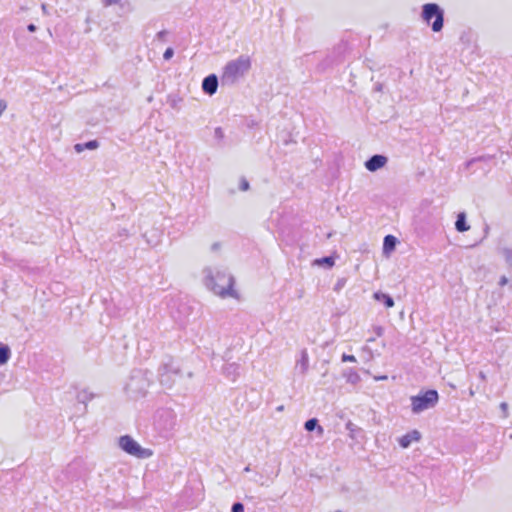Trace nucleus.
<instances>
[{"instance_id":"obj_1","label":"nucleus","mask_w":512,"mask_h":512,"mask_svg":"<svg viewBox=\"0 0 512 512\" xmlns=\"http://www.w3.org/2000/svg\"><path fill=\"white\" fill-rule=\"evenodd\" d=\"M203 275L205 286L216 295L222 298L237 297V292L233 289L234 278L226 271L207 267L203 269Z\"/></svg>"},{"instance_id":"obj_2","label":"nucleus","mask_w":512,"mask_h":512,"mask_svg":"<svg viewBox=\"0 0 512 512\" xmlns=\"http://www.w3.org/2000/svg\"><path fill=\"white\" fill-rule=\"evenodd\" d=\"M250 68V58L246 55H241L237 59L229 61L225 65L221 81L223 84L233 85L242 78Z\"/></svg>"},{"instance_id":"obj_3","label":"nucleus","mask_w":512,"mask_h":512,"mask_svg":"<svg viewBox=\"0 0 512 512\" xmlns=\"http://www.w3.org/2000/svg\"><path fill=\"white\" fill-rule=\"evenodd\" d=\"M149 386L150 379L147 373L142 370H134L125 385V390L131 398L137 399L145 396Z\"/></svg>"},{"instance_id":"obj_4","label":"nucleus","mask_w":512,"mask_h":512,"mask_svg":"<svg viewBox=\"0 0 512 512\" xmlns=\"http://www.w3.org/2000/svg\"><path fill=\"white\" fill-rule=\"evenodd\" d=\"M439 400V394L436 390L430 389L424 393H420L410 398L411 410L414 414H420L421 412L434 408Z\"/></svg>"},{"instance_id":"obj_5","label":"nucleus","mask_w":512,"mask_h":512,"mask_svg":"<svg viewBox=\"0 0 512 512\" xmlns=\"http://www.w3.org/2000/svg\"><path fill=\"white\" fill-rule=\"evenodd\" d=\"M422 19L429 24L432 19H434L431 24V28L434 32H439L443 28L444 24V11L440 8V6L436 3H427L422 7Z\"/></svg>"},{"instance_id":"obj_6","label":"nucleus","mask_w":512,"mask_h":512,"mask_svg":"<svg viewBox=\"0 0 512 512\" xmlns=\"http://www.w3.org/2000/svg\"><path fill=\"white\" fill-rule=\"evenodd\" d=\"M119 447L129 455L135 456L140 459L149 458L152 456L150 449L142 448L137 441L131 436L124 435L119 438Z\"/></svg>"},{"instance_id":"obj_7","label":"nucleus","mask_w":512,"mask_h":512,"mask_svg":"<svg viewBox=\"0 0 512 512\" xmlns=\"http://www.w3.org/2000/svg\"><path fill=\"white\" fill-rule=\"evenodd\" d=\"M178 377L179 369L173 363L164 364L160 369L159 380L166 388H171Z\"/></svg>"},{"instance_id":"obj_8","label":"nucleus","mask_w":512,"mask_h":512,"mask_svg":"<svg viewBox=\"0 0 512 512\" xmlns=\"http://www.w3.org/2000/svg\"><path fill=\"white\" fill-rule=\"evenodd\" d=\"M387 162L388 158L386 156L375 154L365 162V168L370 172H375L383 168L387 164Z\"/></svg>"},{"instance_id":"obj_9","label":"nucleus","mask_w":512,"mask_h":512,"mask_svg":"<svg viewBox=\"0 0 512 512\" xmlns=\"http://www.w3.org/2000/svg\"><path fill=\"white\" fill-rule=\"evenodd\" d=\"M218 88V78L215 74H210L202 81V90L208 95H214Z\"/></svg>"},{"instance_id":"obj_10","label":"nucleus","mask_w":512,"mask_h":512,"mask_svg":"<svg viewBox=\"0 0 512 512\" xmlns=\"http://www.w3.org/2000/svg\"><path fill=\"white\" fill-rule=\"evenodd\" d=\"M420 439L421 433L418 430H412L400 437L398 439V443L402 448L406 449L411 445L412 442H418Z\"/></svg>"},{"instance_id":"obj_11","label":"nucleus","mask_w":512,"mask_h":512,"mask_svg":"<svg viewBox=\"0 0 512 512\" xmlns=\"http://www.w3.org/2000/svg\"><path fill=\"white\" fill-rule=\"evenodd\" d=\"M223 374L232 381H235L240 375V365L237 363H226L223 367Z\"/></svg>"},{"instance_id":"obj_12","label":"nucleus","mask_w":512,"mask_h":512,"mask_svg":"<svg viewBox=\"0 0 512 512\" xmlns=\"http://www.w3.org/2000/svg\"><path fill=\"white\" fill-rule=\"evenodd\" d=\"M99 147V142L97 140H91L85 143H77L74 145V150L77 153H81L84 150H95Z\"/></svg>"},{"instance_id":"obj_13","label":"nucleus","mask_w":512,"mask_h":512,"mask_svg":"<svg viewBox=\"0 0 512 512\" xmlns=\"http://www.w3.org/2000/svg\"><path fill=\"white\" fill-rule=\"evenodd\" d=\"M455 228L458 232H465L470 229V226L466 223V214L464 212H460L457 215V220L455 222Z\"/></svg>"},{"instance_id":"obj_14","label":"nucleus","mask_w":512,"mask_h":512,"mask_svg":"<svg viewBox=\"0 0 512 512\" xmlns=\"http://www.w3.org/2000/svg\"><path fill=\"white\" fill-rule=\"evenodd\" d=\"M373 297L375 300H377L379 302H383V304L385 305L386 308H391L394 306V300L388 294H385L382 292H375Z\"/></svg>"},{"instance_id":"obj_15","label":"nucleus","mask_w":512,"mask_h":512,"mask_svg":"<svg viewBox=\"0 0 512 512\" xmlns=\"http://www.w3.org/2000/svg\"><path fill=\"white\" fill-rule=\"evenodd\" d=\"M308 354L306 351H302L301 358L296 363V369L299 370L301 374H305L308 370Z\"/></svg>"},{"instance_id":"obj_16","label":"nucleus","mask_w":512,"mask_h":512,"mask_svg":"<svg viewBox=\"0 0 512 512\" xmlns=\"http://www.w3.org/2000/svg\"><path fill=\"white\" fill-rule=\"evenodd\" d=\"M396 238L393 236V235H387L384 237V242H383V251L384 253H389L391 252L392 250L395 249V246H396Z\"/></svg>"},{"instance_id":"obj_17","label":"nucleus","mask_w":512,"mask_h":512,"mask_svg":"<svg viewBox=\"0 0 512 512\" xmlns=\"http://www.w3.org/2000/svg\"><path fill=\"white\" fill-rule=\"evenodd\" d=\"M93 397H94L93 393L88 391V389H83V390L79 391L76 396L78 402L84 403V404H86L88 401L93 399Z\"/></svg>"},{"instance_id":"obj_18","label":"nucleus","mask_w":512,"mask_h":512,"mask_svg":"<svg viewBox=\"0 0 512 512\" xmlns=\"http://www.w3.org/2000/svg\"><path fill=\"white\" fill-rule=\"evenodd\" d=\"M10 348L7 345L0 346V365L6 364L10 358Z\"/></svg>"},{"instance_id":"obj_19","label":"nucleus","mask_w":512,"mask_h":512,"mask_svg":"<svg viewBox=\"0 0 512 512\" xmlns=\"http://www.w3.org/2000/svg\"><path fill=\"white\" fill-rule=\"evenodd\" d=\"M304 426L307 431H313L317 427L319 433H323V428L318 425V420L316 418L307 420Z\"/></svg>"},{"instance_id":"obj_20","label":"nucleus","mask_w":512,"mask_h":512,"mask_svg":"<svg viewBox=\"0 0 512 512\" xmlns=\"http://www.w3.org/2000/svg\"><path fill=\"white\" fill-rule=\"evenodd\" d=\"M501 255L504 257L506 264L512 268V248L503 247L500 250Z\"/></svg>"},{"instance_id":"obj_21","label":"nucleus","mask_w":512,"mask_h":512,"mask_svg":"<svg viewBox=\"0 0 512 512\" xmlns=\"http://www.w3.org/2000/svg\"><path fill=\"white\" fill-rule=\"evenodd\" d=\"M314 264L318 266L326 265L327 267L331 268L334 265V259L332 257H323L316 259Z\"/></svg>"},{"instance_id":"obj_22","label":"nucleus","mask_w":512,"mask_h":512,"mask_svg":"<svg viewBox=\"0 0 512 512\" xmlns=\"http://www.w3.org/2000/svg\"><path fill=\"white\" fill-rule=\"evenodd\" d=\"M359 378L360 377H359L358 373L353 370H350L349 373L347 374L348 382L356 383L359 380Z\"/></svg>"},{"instance_id":"obj_23","label":"nucleus","mask_w":512,"mask_h":512,"mask_svg":"<svg viewBox=\"0 0 512 512\" xmlns=\"http://www.w3.org/2000/svg\"><path fill=\"white\" fill-rule=\"evenodd\" d=\"M231 512H244V505L240 502H235L231 507Z\"/></svg>"},{"instance_id":"obj_24","label":"nucleus","mask_w":512,"mask_h":512,"mask_svg":"<svg viewBox=\"0 0 512 512\" xmlns=\"http://www.w3.org/2000/svg\"><path fill=\"white\" fill-rule=\"evenodd\" d=\"M173 55H174V50H173V48L168 47V48L165 50L164 54H163V58H164L165 60H170V59L173 57Z\"/></svg>"},{"instance_id":"obj_25","label":"nucleus","mask_w":512,"mask_h":512,"mask_svg":"<svg viewBox=\"0 0 512 512\" xmlns=\"http://www.w3.org/2000/svg\"><path fill=\"white\" fill-rule=\"evenodd\" d=\"M341 360L343 362H356L357 361L354 355H348V354H343L341 357Z\"/></svg>"},{"instance_id":"obj_26","label":"nucleus","mask_w":512,"mask_h":512,"mask_svg":"<svg viewBox=\"0 0 512 512\" xmlns=\"http://www.w3.org/2000/svg\"><path fill=\"white\" fill-rule=\"evenodd\" d=\"M240 189L242 191H247L249 189V183L245 178L240 180Z\"/></svg>"},{"instance_id":"obj_27","label":"nucleus","mask_w":512,"mask_h":512,"mask_svg":"<svg viewBox=\"0 0 512 512\" xmlns=\"http://www.w3.org/2000/svg\"><path fill=\"white\" fill-rule=\"evenodd\" d=\"M500 409L503 412V417H508V404L506 402L500 403Z\"/></svg>"},{"instance_id":"obj_28","label":"nucleus","mask_w":512,"mask_h":512,"mask_svg":"<svg viewBox=\"0 0 512 512\" xmlns=\"http://www.w3.org/2000/svg\"><path fill=\"white\" fill-rule=\"evenodd\" d=\"M214 134H215V137L221 139L223 138L224 134H223V131L220 127H217L214 131Z\"/></svg>"},{"instance_id":"obj_29","label":"nucleus","mask_w":512,"mask_h":512,"mask_svg":"<svg viewBox=\"0 0 512 512\" xmlns=\"http://www.w3.org/2000/svg\"><path fill=\"white\" fill-rule=\"evenodd\" d=\"M121 0H104L103 4L104 6H110V5H113V4H118L120 3Z\"/></svg>"},{"instance_id":"obj_30","label":"nucleus","mask_w":512,"mask_h":512,"mask_svg":"<svg viewBox=\"0 0 512 512\" xmlns=\"http://www.w3.org/2000/svg\"><path fill=\"white\" fill-rule=\"evenodd\" d=\"M166 34H167V31L162 30V31L157 33L156 37H157L158 40L162 41V40H164Z\"/></svg>"},{"instance_id":"obj_31","label":"nucleus","mask_w":512,"mask_h":512,"mask_svg":"<svg viewBox=\"0 0 512 512\" xmlns=\"http://www.w3.org/2000/svg\"><path fill=\"white\" fill-rule=\"evenodd\" d=\"M508 283V278L506 276H502L500 277V280H499V285L500 286H504Z\"/></svg>"},{"instance_id":"obj_32","label":"nucleus","mask_w":512,"mask_h":512,"mask_svg":"<svg viewBox=\"0 0 512 512\" xmlns=\"http://www.w3.org/2000/svg\"><path fill=\"white\" fill-rule=\"evenodd\" d=\"M27 29H28V31H29V32H35V31L37 30V27H36V25H35V24H32V23H31V24H29V25L27 26Z\"/></svg>"},{"instance_id":"obj_33","label":"nucleus","mask_w":512,"mask_h":512,"mask_svg":"<svg viewBox=\"0 0 512 512\" xmlns=\"http://www.w3.org/2000/svg\"><path fill=\"white\" fill-rule=\"evenodd\" d=\"M482 159H483V157L473 158V159H471L470 161H468L467 166L469 167V166H470L471 164H473L474 162L479 161V160H482Z\"/></svg>"},{"instance_id":"obj_34","label":"nucleus","mask_w":512,"mask_h":512,"mask_svg":"<svg viewBox=\"0 0 512 512\" xmlns=\"http://www.w3.org/2000/svg\"><path fill=\"white\" fill-rule=\"evenodd\" d=\"M41 9H42V11H43V13H44V14H49V13H48V10H47V5H46V4H42V5H41Z\"/></svg>"},{"instance_id":"obj_35","label":"nucleus","mask_w":512,"mask_h":512,"mask_svg":"<svg viewBox=\"0 0 512 512\" xmlns=\"http://www.w3.org/2000/svg\"><path fill=\"white\" fill-rule=\"evenodd\" d=\"M376 334H377L378 336H381V335L383 334V329H382L381 327H377V328H376Z\"/></svg>"},{"instance_id":"obj_36","label":"nucleus","mask_w":512,"mask_h":512,"mask_svg":"<svg viewBox=\"0 0 512 512\" xmlns=\"http://www.w3.org/2000/svg\"><path fill=\"white\" fill-rule=\"evenodd\" d=\"M217 248H218V243H215V244L212 245V249L213 250H216Z\"/></svg>"},{"instance_id":"obj_37","label":"nucleus","mask_w":512,"mask_h":512,"mask_svg":"<svg viewBox=\"0 0 512 512\" xmlns=\"http://www.w3.org/2000/svg\"><path fill=\"white\" fill-rule=\"evenodd\" d=\"M480 377H481L482 379H484V378H485V376H484V373H483V372H480Z\"/></svg>"},{"instance_id":"obj_38","label":"nucleus","mask_w":512,"mask_h":512,"mask_svg":"<svg viewBox=\"0 0 512 512\" xmlns=\"http://www.w3.org/2000/svg\"><path fill=\"white\" fill-rule=\"evenodd\" d=\"M244 471H245V472H248V471H250V468H249V466L245 467Z\"/></svg>"},{"instance_id":"obj_39","label":"nucleus","mask_w":512,"mask_h":512,"mask_svg":"<svg viewBox=\"0 0 512 512\" xmlns=\"http://www.w3.org/2000/svg\"><path fill=\"white\" fill-rule=\"evenodd\" d=\"M339 286H342V283H337L336 289H339Z\"/></svg>"},{"instance_id":"obj_40","label":"nucleus","mask_w":512,"mask_h":512,"mask_svg":"<svg viewBox=\"0 0 512 512\" xmlns=\"http://www.w3.org/2000/svg\"><path fill=\"white\" fill-rule=\"evenodd\" d=\"M339 286H342V283H337L336 289H339Z\"/></svg>"},{"instance_id":"obj_41","label":"nucleus","mask_w":512,"mask_h":512,"mask_svg":"<svg viewBox=\"0 0 512 512\" xmlns=\"http://www.w3.org/2000/svg\"><path fill=\"white\" fill-rule=\"evenodd\" d=\"M339 286H342V283H337L336 289H339Z\"/></svg>"},{"instance_id":"obj_42","label":"nucleus","mask_w":512,"mask_h":512,"mask_svg":"<svg viewBox=\"0 0 512 512\" xmlns=\"http://www.w3.org/2000/svg\"><path fill=\"white\" fill-rule=\"evenodd\" d=\"M381 89H382L381 85H378V86H377V90H379V91H380Z\"/></svg>"},{"instance_id":"obj_43","label":"nucleus","mask_w":512,"mask_h":512,"mask_svg":"<svg viewBox=\"0 0 512 512\" xmlns=\"http://www.w3.org/2000/svg\"><path fill=\"white\" fill-rule=\"evenodd\" d=\"M336 512H341V511H336Z\"/></svg>"}]
</instances>
